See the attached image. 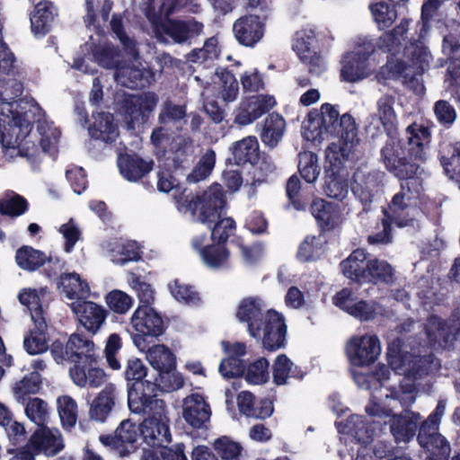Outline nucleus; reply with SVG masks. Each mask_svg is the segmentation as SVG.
Instances as JSON below:
<instances>
[{"instance_id": "obj_42", "label": "nucleus", "mask_w": 460, "mask_h": 460, "mask_svg": "<svg viewBox=\"0 0 460 460\" xmlns=\"http://www.w3.org/2000/svg\"><path fill=\"white\" fill-rule=\"evenodd\" d=\"M367 253L363 249H357L341 262V268L344 276L348 279L365 282L367 273Z\"/></svg>"}, {"instance_id": "obj_59", "label": "nucleus", "mask_w": 460, "mask_h": 460, "mask_svg": "<svg viewBox=\"0 0 460 460\" xmlns=\"http://www.w3.org/2000/svg\"><path fill=\"white\" fill-rule=\"evenodd\" d=\"M325 239L323 235L307 236L300 244L297 256L301 261H307L319 258L323 252Z\"/></svg>"}, {"instance_id": "obj_22", "label": "nucleus", "mask_w": 460, "mask_h": 460, "mask_svg": "<svg viewBox=\"0 0 460 460\" xmlns=\"http://www.w3.org/2000/svg\"><path fill=\"white\" fill-rule=\"evenodd\" d=\"M69 307L79 323L92 334H96L105 323L108 312L101 305L86 299L73 301Z\"/></svg>"}, {"instance_id": "obj_55", "label": "nucleus", "mask_w": 460, "mask_h": 460, "mask_svg": "<svg viewBox=\"0 0 460 460\" xmlns=\"http://www.w3.org/2000/svg\"><path fill=\"white\" fill-rule=\"evenodd\" d=\"M58 411L65 429L73 428L77 421V403L68 395L59 396L57 400Z\"/></svg>"}, {"instance_id": "obj_51", "label": "nucleus", "mask_w": 460, "mask_h": 460, "mask_svg": "<svg viewBox=\"0 0 460 460\" xmlns=\"http://www.w3.org/2000/svg\"><path fill=\"white\" fill-rule=\"evenodd\" d=\"M289 377L301 378L299 371L293 368L292 361L285 355H279L273 365V380L278 385H285Z\"/></svg>"}, {"instance_id": "obj_20", "label": "nucleus", "mask_w": 460, "mask_h": 460, "mask_svg": "<svg viewBox=\"0 0 460 460\" xmlns=\"http://www.w3.org/2000/svg\"><path fill=\"white\" fill-rule=\"evenodd\" d=\"M384 173L367 166L358 168L352 178L351 190L362 202H371L382 188Z\"/></svg>"}, {"instance_id": "obj_21", "label": "nucleus", "mask_w": 460, "mask_h": 460, "mask_svg": "<svg viewBox=\"0 0 460 460\" xmlns=\"http://www.w3.org/2000/svg\"><path fill=\"white\" fill-rule=\"evenodd\" d=\"M332 302L344 312L364 321L373 319L381 311L377 303L358 299L349 288H343L338 292Z\"/></svg>"}, {"instance_id": "obj_19", "label": "nucleus", "mask_w": 460, "mask_h": 460, "mask_svg": "<svg viewBox=\"0 0 460 460\" xmlns=\"http://www.w3.org/2000/svg\"><path fill=\"white\" fill-rule=\"evenodd\" d=\"M176 149L173 152H169L164 162V166L167 167L166 171H159L157 172V190L161 192H169L173 190L178 181L174 177L172 176L169 172L171 167V162L173 167H179L183 161L193 154L192 142L190 139L178 138L175 142Z\"/></svg>"}, {"instance_id": "obj_10", "label": "nucleus", "mask_w": 460, "mask_h": 460, "mask_svg": "<svg viewBox=\"0 0 460 460\" xmlns=\"http://www.w3.org/2000/svg\"><path fill=\"white\" fill-rule=\"evenodd\" d=\"M84 57H76L74 59L72 67L84 74L93 75L96 71L92 65L93 59L101 66L105 68L120 67L119 53L105 40H94L90 37V41L82 48Z\"/></svg>"}, {"instance_id": "obj_64", "label": "nucleus", "mask_w": 460, "mask_h": 460, "mask_svg": "<svg viewBox=\"0 0 460 460\" xmlns=\"http://www.w3.org/2000/svg\"><path fill=\"white\" fill-rule=\"evenodd\" d=\"M441 164L449 179L460 181V144L454 145L448 155L441 157Z\"/></svg>"}, {"instance_id": "obj_4", "label": "nucleus", "mask_w": 460, "mask_h": 460, "mask_svg": "<svg viewBox=\"0 0 460 460\" xmlns=\"http://www.w3.org/2000/svg\"><path fill=\"white\" fill-rule=\"evenodd\" d=\"M382 155L386 168L403 180L400 191L393 197L385 214L394 221L395 226L403 227L419 214L417 205L423 190L422 181L426 173L419 165L400 158V147L393 138L382 149Z\"/></svg>"}, {"instance_id": "obj_58", "label": "nucleus", "mask_w": 460, "mask_h": 460, "mask_svg": "<svg viewBox=\"0 0 460 460\" xmlns=\"http://www.w3.org/2000/svg\"><path fill=\"white\" fill-rule=\"evenodd\" d=\"M216 164V153L212 149H208L200 157L198 164L188 176V180L192 182H198L208 178Z\"/></svg>"}, {"instance_id": "obj_27", "label": "nucleus", "mask_w": 460, "mask_h": 460, "mask_svg": "<svg viewBox=\"0 0 460 460\" xmlns=\"http://www.w3.org/2000/svg\"><path fill=\"white\" fill-rule=\"evenodd\" d=\"M211 410L204 397L192 394L182 401V418L190 427L202 429L209 421Z\"/></svg>"}, {"instance_id": "obj_30", "label": "nucleus", "mask_w": 460, "mask_h": 460, "mask_svg": "<svg viewBox=\"0 0 460 460\" xmlns=\"http://www.w3.org/2000/svg\"><path fill=\"white\" fill-rule=\"evenodd\" d=\"M394 99L390 95L381 96L376 104V111L369 117V127L383 128L388 135L396 128L397 116L394 109Z\"/></svg>"}, {"instance_id": "obj_61", "label": "nucleus", "mask_w": 460, "mask_h": 460, "mask_svg": "<svg viewBox=\"0 0 460 460\" xmlns=\"http://www.w3.org/2000/svg\"><path fill=\"white\" fill-rule=\"evenodd\" d=\"M105 302L109 308L118 314H126L134 305L133 297L119 289L110 291L105 296Z\"/></svg>"}, {"instance_id": "obj_41", "label": "nucleus", "mask_w": 460, "mask_h": 460, "mask_svg": "<svg viewBox=\"0 0 460 460\" xmlns=\"http://www.w3.org/2000/svg\"><path fill=\"white\" fill-rule=\"evenodd\" d=\"M73 383L79 387H100L106 381V374L100 367L75 365L69 371Z\"/></svg>"}, {"instance_id": "obj_57", "label": "nucleus", "mask_w": 460, "mask_h": 460, "mask_svg": "<svg viewBox=\"0 0 460 460\" xmlns=\"http://www.w3.org/2000/svg\"><path fill=\"white\" fill-rule=\"evenodd\" d=\"M372 16L380 30L388 28L397 17V13L393 4L380 1L370 5Z\"/></svg>"}, {"instance_id": "obj_54", "label": "nucleus", "mask_w": 460, "mask_h": 460, "mask_svg": "<svg viewBox=\"0 0 460 460\" xmlns=\"http://www.w3.org/2000/svg\"><path fill=\"white\" fill-rule=\"evenodd\" d=\"M47 256L31 247H22L16 252V262L23 270H35L44 264Z\"/></svg>"}, {"instance_id": "obj_35", "label": "nucleus", "mask_w": 460, "mask_h": 460, "mask_svg": "<svg viewBox=\"0 0 460 460\" xmlns=\"http://www.w3.org/2000/svg\"><path fill=\"white\" fill-rule=\"evenodd\" d=\"M239 411L246 417L254 419H266L273 413V404L269 399H262L256 402L252 393L243 391L237 396Z\"/></svg>"}, {"instance_id": "obj_17", "label": "nucleus", "mask_w": 460, "mask_h": 460, "mask_svg": "<svg viewBox=\"0 0 460 460\" xmlns=\"http://www.w3.org/2000/svg\"><path fill=\"white\" fill-rule=\"evenodd\" d=\"M339 430L341 433L350 435L359 444L355 460H378L369 447L373 441L374 429L363 416H349L344 423H339Z\"/></svg>"}, {"instance_id": "obj_26", "label": "nucleus", "mask_w": 460, "mask_h": 460, "mask_svg": "<svg viewBox=\"0 0 460 460\" xmlns=\"http://www.w3.org/2000/svg\"><path fill=\"white\" fill-rule=\"evenodd\" d=\"M275 104V98L271 95L251 96L240 103L234 121L242 126L249 125L273 108Z\"/></svg>"}, {"instance_id": "obj_63", "label": "nucleus", "mask_w": 460, "mask_h": 460, "mask_svg": "<svg viewBox=\"0 0 460 460\" xmlns=\"http://www.w3.org/2000/svg\"><path fill=\"white\" fill-rule=\"evenodd\" d=\"M25 414L32 422L42 427L49 415L48 403L40 398H31L25 406Z\"/></svg>"}, {"instance_id": "obj_62", "label": "nucleus", "mask_w": 460, "mask_h": 460, "mask_svg": "<svg viewBox=\"0 0 460 460\" xmlns=\"http://www.w3.org/2000/svg\"><path fill=\"white\" fill-rule=\"evenodd\" d=\"M214 449L223 460H240L242 446L231 438L223 436L214 441Z\"/></svg>"}, {"instance_id": "obj_28", "label": "nucleus", "mask_w": 460, "mask_h": 460, "mask_svg": "<svg viewBox=\"0 0 460 460\" xmlns=\"http://www.w3.org/2000/svg\"><path fill=\"white\" fill-rule=\"evenodd\" d=\"M442 49L450 59L447 81L460 91V24L456 25L454 32L444 37Z\"/></svg>"}, {"instance_id": "obj_24", "label": "nucleus", "mask_w": 460, "mask_h": 460, "mask_svg": "<svg viewBox=\"0 0 460 460\" xmlns=\"http://www.w3.org/2000/svg\"><path fill=\"white\" fill-rule=\"evenodd\" d=\"M140 436V426H137L130 420H124L115 430L114 437L102 436L100 441L103 445L114 446L119 456H125L135 450V443Z\"/></svg>"}, {"instance_id": "obj_46", "label": "nucleus", "mask_w": 460, "mask_h": 460, "mask_svg": "<svg viewBox=\"0 0 460 460\" xmlns=\"http://www.w3.org/2000/svg\"><path fill=\"white\" fill-rule=\"evenodd\" d=\"M316 33L313 28H305L296 32L292 49L299 58H307L316 49Z\"/></svg>"}, {"instance_id": "obj_3", "label": "nucleus", "mask_w": 460, "mask_h": 460, "mask_svg": "<svg viewBox=\"0 0 460 460\" xmlns=\"http://www.w3.org/2000/svg\"><path fill=\"white\" fill-rule=\"evenodd\" d=\"M302 129L307 141L321 142L324 133L337 138L326 149V160L333 170L338 171L354 155L359 144L355 119L348 113L340 116L339 111L330 103L322 105L321 115L310 114Z\"/></svg>"}, {"instance_id": "obj_6", "label": "nucleus", "mask_w": 460, "mask_h": 460, "mask_svg": "<svg viewBox=\"0 0 460 460\" xmlns=\"http://www.w3.org/2000/svg\"><path fill=\"white\" fill-rule=\"evenodd\" d=\"M236 318L247 325L248 333L260 341L270 351L286 344L287 326L282 314L268 309V304L259 296H248L240 301Z\"/></svg>"}, {"instance_id": "obj_34", "label": "nucleus", "mask_w": 460, "mask_h": 460, "mask_svg": "<svg viewBox=\"0 0 460 460\" xmlns=\"http://www.w3.org/2000/svg\"><path fill=\"white\" fill-rule=\"evenodd\" d=\"M114 78L123 86L138 88L149 85L154 80V75L142 66L141 63L137 62V66H120V67H118Z\"/></svg>"}, {"instance_id": "obj_60", "label": "nucleus", "mask_w": 460, "mask_h": 460, "mask_svg": "<svg viewBox=\"0 0 460 460\" xmlns=\"http://www.w3.org/2000/svg\"><path fill=\"white\" fill-rule=\"evenodd\" d=\"M41 378L39 373L31 372L22 380L15 383L13 386V394L18 402H22L29 394H34L40 389Z\"/></svg>"}, {"instance_id": "obj_29", "label": "nucleus", "mask_w": 460, "mask_h": 460, "mask_svg": "<svg viewBox=\"0 0 460 460\" xmlns=\"http://www.w3.org/2000/svg\"><path fill=\"white\" fill-rule=\"evenodd\" d=\"M233 31L237 41L246 47H252L264 35V22L259 16L245 15L234 23Z\"/></svg>"}, {"instance_id": "obj_7", "label": "nucleus", "mask_w": 460, "mask_h": 460, "mask_svg": "<svg viewBox=\"0 0 460 460\" xmlns=\"http://www.w3.org/2000/svg\"><path fill=\"white\" fill-rule=\"evenodd\" d=\"M224 205L222 187L218 183L212 184L201 196H187L183 200L177 201L180 212L190 213L195 221L208 224L210 239L223 243L235 229V223L232 218L218 220Z\"/></svg>"}, {"instance_id": "obj_1", "label": "nucleus", "mask_w": 460, "mask_h": 460, "mask_svg": "<svg viewBox=\"0 0 460 460\" xmlns=\"http://www.w3.org/2000/svg\"><path fill=\"white\" fill-rule=\"evenodd\" d=\"M387 359L395 374L403 375L399 387L385 388L380 396L374 395L366 406L367 414L373 417L388 418L390 431L399 442H408L416 434L421 420L419 412L406 410L416 401L419 380L436 372L440 366L433 355L423 357L402 350L400 341L389 344Z\"/></svg>"}, {"instance_id": "obj_39", "label": "nucleus", "mask_w": 460, "mask_h": 460, "mask_svg": "<svg viewBox=\"0 0 460 460\" xmlns=\"http://www.w3.org/2000/svg\"><path fill=\"white\" fill-rule=\"evenodd\" d=\"M58 288L72 302L87 299L91 291L88 283L75 272L62 274L59 278Z\"/></svg>"}, {"instance_id": "obj_47", "label": "nucleus", "mask_w": 460, "mask_h": 460, "mask_svg": "<svg viewBox=\"0 0 460 460\" xmlns=\"http://www.w3.org/2000/svg\"><path fill=\"white\" fill-rule=\"evenodd\" d=\"M393 279L394 269L387 261L379 259L367 261L365 282L389 283L393 280Z\"/></svg>"}, {"instance_id": "obj_9", "label": "nucleus", "mask_w": 460, "mask_h": 460, "mask_svg": "<svg viewBox=\"0 0 460 460\" xmlns=\"http://www.w3.org/2000/svg\"><path fill=\"white\" fill-rule=\"evenodd\" d=\"M376 44L371 37H358L353 49L345 52L341 59V78L348 83L362 81L372 75L377 63L372 55Z\"/></svg>"}, {"instance_id": "obj_37", "label": "nucleus", "mask_w": 460, "mask_h": 460, "mask_svg": "<svg viewBox=\"0 0 460 460\" xmlns=\"http://www.w3.org/2000/svg\"><path fill=\"white\" fill-rule=\"evenodd\" d=\"M121 175L129 181H137L153 169V162L143 160L137 155H122L118 157Z\"/></svg>"}, {"instance_id": "obj_18", "label": "nucleus", "mask_w": 460, "mask_h": 460, "mask_svg": "<svg viewBox=\"0 0 460 460\" xmlns=\"http://www.w3.org/2000/svg\"><path fill=\"white\" fill-rule=\"evenodd\" d=\"M191 247L206 267L223 270L229 266L230 252L223 243H209L207 234H199L191 239Z\"/></svg>"}, {"instance_id": "obj_15", "label": "nucleus", "mask_w": 460, "mask_h": 460, "mask_svg": "<svg viewBox=\"0 0 460 460\" xmlns=\"http://www.w3.org/2000/svg\"><path fill=\"white\" fill-rule=\"evenodd\" d=\"M381 353L380 341L376 335L354 336L346 345L349 361L355 367H367L373 364Z\"/></svg>"}, {"instance_id": "obj_38", "label": "nucleus", "mask_w": 460, "mask_h": 460, "mask_svg": "<svg viewBox=\"0 0 460 460\" xmlns=\"http://www.w3.org/2000/svg\"><path fill=\"white\" fill-rule=\"evenodd\" d=\"M390 371L385 366H380L374 374L367 375L361 372L353 371L352 376L357 385L361 389H374V395L380 396L385 393V388H394L386 386L385 383L390 379ZM372 399H370L371 401Z\"/></svg>"}, {"instance_id": "obj_52", "label": "nucleus", "mask_w": 460, "mask_h": 460, "mask_svg": "<svg viewBox=\"0 0 460 460\" xmlns=\"http://www.w3.org/2000/svg\"><path fill=\"white\" fill-rule=\"evenodd\" d=\"M47 293L46 288L33 289V288H23L18 296L19 301L22 305L26 306L33 316L39 318L43 317L41 313V302Z\"/></svg>"}, {"instance_id": "obj_23", "label": "nucleus", "mask_w": 460, "mask_h": 460, "mask_svg": "<svg viewBox=\"0 0 460 460\" xmlns=\"http://www.w3.org/2000/svg\"><path fill=\"white\" fill-rule=\"evenodd\" d=\"M26 448L32 454H44L48 456L58 454L64 448V440L58 429L39 427L31 436Z\"/></svg>"}, {"instance_id": "obj_25", "label": "nucleus", "mask_w": 460, "mask_h": 460, "mask_svg": "<svg viewBox=\"0 0 460 460\" xmlns=\"http://www.w3.org/2000/svg\"><path fill=\"white\" fill-rule=\"evenodd\" d=\"M67 360L75 365H91L98 358V349L93 341L83 333H73L66 344Z\"/></svg>"}, {"instance_id": "obj_13", "label": "nucleus", "mask_w": 460, "mask_h": 460, "mask_svg": "<svg viewBox=\"0 0 460 460\" xmlns=\"http://www.w3.org/2000/svg\"><path fill=\"white\" fill-rule=\"evenodd\" d=\"M146 16L154 25L156 38L161 41H167L170 39L174 43L190 42L203 31V24L195 19H168L158 22L149 11H146Z\"/></svg>"}, {"instance_id": "obj_48", "label": "nucleus", "mask_w": 460, "mask_h": 460, "mask_svg": "<svg viewBox=\"0 0 460 460\" xmlns=\"http://www.w3.org/2000/svg\"><path fill=\"white\" fill-rule=\"evenodd\" d=\"M125 378L127 380H135L137 383L128 390H132L136 385L139 384L145 385V392L147 394L153 395L152 394L155 390V385L152 382H141L142 379L146 376V367L141 359L132 357L128 359L126 368L124 371Z\"/></svg>"}, {"instance_id": "obj_31", "label": "nucleus", "mask_w": 460, "mask_h": 460, "mask_svg": "<svg viewBox=\"0 0 460 460\" xmlns=\"http://www.w3.org/2000/svg\"><path fill=\"white\" fill-rule=\"evenodd\" d=\"M58 16V9L52 2L48 0L38 3L31 13V30L37 38L48 34Z\"/></svg>"}, {"instance_id": "obj_11", "label": "nucleus", "mask_w": 460, "mask_h": 460, "mask_svg": "<svg viewBox=\"0 0 460 460\" xmlns=\"http://www.w3.org/2000/svg\"><path fill=\"white\" fill-rule=\"evenodd\" d=\"M446 409L447 401L445 399L438 400L435 410L420 425L418 442L430 455L447 456L450 453L449 442L438 432Z\"/></svg>"}, {"instance_id": "obj_5", "label": "nucleus", "mask_w": 460, "mask_h": 460, "mask_svg": "<svg viewBox=\"0 0 460 460\" xmlns=\"http://www.w3.org/2000/svg\"><path fill=\"white\" fill-rule=\"evenodd\" d=\"M60 136L59 128L42 118L40 109V114L25 116L13 128H8L0 143L11 155L17 151L20 156L33 164L40 161L45 153L51 155L57 153Z\"/></svg>"}, {"instance_id": "obj_32", "label": "nucleus", "mask_w": 460, "mask_h": 460, "mask_svg": "<svg viewBox=\"0 0 460 460\" xmlns=\"http://www.w3.org/2000/svg\"><path fill=\"white\" fill-rule=\"evenodd\" d=\"M116 400L117 388L115 385L107 384L90 403V419L103 423L115 407Z\"/></svg>"}, {"instance_id": "obj_45", "label": "nucleus", "mask_w": 460, "mask_h": 460, "mask_svg": "<svg viewBox=\"0 0 460 460\" xmlns=\"http://www.w3.org/2000/svg\"><path fill=\"white\" fill-rule=\"evenodd\" d=\"M146 358L159 374L173 368V354L165 345L157 344L148 348L146 351Z\"/></svg>"}, {"instance_id": "obj_56", "label": "nucleus", "mask_w": 460, "mask_h": 460, "mask_svg": "<svg viewBox=\"0 0 460 460\" xmlns=\"http://www.w3.org/2000/svg\"><path fill=\"white\" fill-rule=\"evenodd\" d=\"M28 204L24 198L13 191H7L0 198V213L12 217L23 214Z\"/></svg>"}, {"instance_id": "obj_44", "label": "nucleus", "mask_w": 460, "mask_h": 460, "mask_svg": "<svg viewBox=\"0 0 460 460\" xmlns=\"http://www.w3.org/2000/svg\"><path fill=\"white\" fill-rule=\"evenodd\" d=\"M286 121L278 113L270 114L264 121L261 134V141L270 147H274L283 137Z\"/></svg>"}, {"instance_id": "obj_2", "label": "nucleus", "mask_w": 460, "mask_h": 460, "mask_svg": "<svg viewBox=\"0 0 460 460\" xmlns=\"http://www.w3.org/2000/svg\"><path fill=\"white\" fill-rule=\"evenodd\" d=\"M447 0H426L421 9V23L418 40L409 38L411 20L403 18L391 31L384 33L378 40L380 49L391 54L382 73L388 71V77L403 76L414 79L430 65L432 56L422 40L427 36L429 17Z\"/></svg>"}, {"instance_id": "obj_12", "label": "nucleus", "mask_w": 460, "mask_h": 460, "mask_svg": "<svg viewBox=\"0 0 460 460\" xmlns=\"http://www.w3.org/2000/svg\"><path fill=\"white\" fill-rule=\"evenodd\" d=\"M133 341L139 350L146 349L145 337L156 338L164 332L161 314L151 305H138L129 319Z\"/></svg>"}, {"instance_id": "obj_14", "label": "nucleus", "mask_w": 460, "mask_h": 460, "mask_svg": "<svg viewBox=\"0 0 460 460\" xmlns=\"http://www.w3.org/2000/svg\"><path fill=\"white\" fill-rule=\"evenodd\" d=\"M423 330L430 345L445 348L460 332V311L456 312L447 321L430 315L423 324Z\"/></svg>"}, {"instance_id": "obj_40", "label": "nucleus", "mask_w": 460, "mask_h": 460, "mask_svg": "<svg viewBox=\"0 0 460 460\" xmlns=\"http://www.w3.org/2000/svg\"><path fill=\"white\" fill-rule=\"evenodd\" d=\"M33 327L30 329L23 340V347L31 355L41 354L49 348L46 336L47 324L43 317L33 316Z\"/></svg>"}, {"instance_id": "obj_53", "label": "nucleus", "mask_w": 460, "mask_h": 460, "mask_svg": "<svg viewBox=\"0 0 460 460\" xmlns=\"http://www.w3.org/2000/svg\"><path fill=\"white\" fill-rule=\"evenodd\" d=\"M216 75L218 79L219 96L225 102H234L239 93V85L236 78L232 73L225 69L220 72L217 71Z\"/></svg>"}, {"instance_id": "obj_43", "label": "nucleus", "mask_w": 460, "mask_h": 460, "mask_svg": "<svg viewBox=\"0 0 460 460\" xmlns=\"http://www.w3.org/2000/svg\"><path fill=\"white\" fill-rule=\"evenodd\" d=\"M234 164L237 165L247 163L253 164L259 157V143L255 137H247L236 141L231 147Z\"/></svg>"}, {"instance_id": "obj_33", "label": "nucleus", "mask_w": 460, "mask_h": 460, "mask_svg": "<svg viewBox=\"0 0 460 460\" xmlns=\"http://www.w3.org/2000/svg\"><path fill=\"white\" fill-rule=\"evenodd\" d=\"M92 119L93 121L88 127L91 137L104 143L116 141L119 134L111 113L105 111L93 112Z\"/></svg>"}, {"instance_id": "obj_49", "label": "nucleus", "mask_w": 460, "mask_h": 460, "mask_svg": "<svg viewBox=\"0 0 460 460\" xmlns=\"http://www.w3.org/2000/svg\"><path fill=\"white\" fill-rule=\"evenodd\" d=\"M220 49L218 40L211 37L207 40L201 49L192 50L187 59L190 62L204 64L205 66H210L219 56Z\"/></svg>"}, {"instance_id": "obj_8", "label": "nucleus", "mask_w": 460, "mask_h": 460, "mask_svg": "<svg viewBox=\"0 0 460 460\" xmlns=\"http://www.w3.org/2000/svg\"><path fill=\"white\" fill-rule=\"evenodd\" d=\"M129 410L137 414L148 415L140 425V432L145 443L152 447H164L171 441L165 402L155 395L145 392V385L139 384L128 392Z\"/></svg>"}, {"instance_id": "obj_16", "label": "nucleus", "mask_w": 460, "mask_h": 460, "mask_svg": "<svg viewBox=\"0 0 460 460\" xmlns=\"http://www.w3.org/2000/svg\"><path fill=\"white\" fill-rule=\"evenodd\" d=\"M157 102L158 98L154 93H143L127 97L122 107L127 128L136 129L143 125Z\"/></svg>"}, {"instance_id": "obj_36", "label": "nucleus", "mask_w": 460, "mask_h": 460, "mask_svg": "<svg viewBox=\"0 0 460 460\" xmlns=\"http://www.w3.org/2000/svg\"><path fill=\"white\" fill-rule=\"evenodd\" d=\"M106 253L111 261L118 265L140 260V248L137 242L131 240H115L106 246Z\"/></svg>"}, {"instance_id": "obj_50", "label": "nucleus", "mask_w": 460, "mask_h": 460, "mask_svg": "<svg viewBox=\"0 0 460 460\" xmlns=\"http://www.w3.org/2000/svg\"><path fill=\"white\" fill-rule=\"evenodd\" d=\"M298 171L306 182H314L321 172L317 155L311 151L301 152L298 155Z\"/></svg>"}]
</instances>
